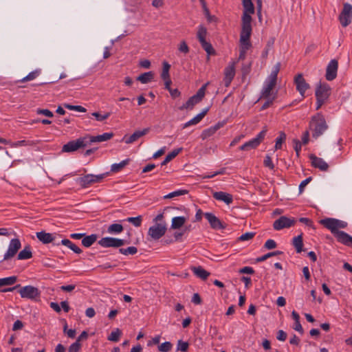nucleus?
Wrapping results in <instances>:
<instances>
[{
	"label": "nucleus",
	"instance_id": "obj_2",
	"mask_svg": "<svg viewBox=\"0 0 352 352\" xmlns=\"http://www.w3.org/2000/svg\"><path fill=\"white\" fill-rule=\"evenodd\" d=\"M309 129L311 131L312 138L316 140L323 135L328 129L324 116L320 113L313 116L309 122Z\"/></svg>",
	"mask_w": 352,
	"mask_h": 352
},
{
	"label": "nucleus",
	"instance_id": "obj_23",
	"mask_svg": "<svg viewBox=\"0 0 352 352\" xmlns=\"http://www.w3.org/2000/svg\"><path fill=\"white\" fill-rule=\"evenodd\" d=\"M212 196L215 199L222 201L227 205H230L233 201L232 195L223 191L214 192Z\"/></svg>",
	"mask_w": 352,
	"mask_h": 352
},
{
	"label": "nucleus",
	"instance_id": "obj_64",
	"mask_svg": "<svg viewBox=\"0 0 352 352\" xmlns=\"http://www.w3.org/2000/svg\"><path fill=\"white\" fill-rule=\"evenodd\" d=\"M276 338L280 341H285L287 339V333L283 330H279Z\"/></svg>",
	"mask_w": 352,
	"mask_h": 352
},
{
	"label": "nucleus",
	"instance_id": "obj_43",
	"mask_svg": "<svg viewBox=\"0 0 352 352\" xmlns=\"http://www.w3.org/2000/svg\"><path fill=\"white\" fill-rule=\"evenodd\" d=\"M41 73L40 69H36L32 72H30L29 74H28L25 77L23 78L20 82H25L27 81L32 80L35 79Z\"/></svg>",
	"mask_w": 352,
	"mask_h": 352
},
{
	"label": "nucleus",
	"instance_id": "obj_36",
	"mask_svg": "<svg viewBox=\"0 0 352 352\" xmlns=\"http://www.w3.org/2000/svg\"><path fill=\"white\" fill-rule=\"evenodd\" d=\"M129 159H126L120 163L112 164L111 166V171L113 173H118L120 171L129 164Z\"/></svg>",
	"mask_w": 352,
	"mask_h": 352
},
{
	"label": "nucleus",
	"instance_id": "obj_47",
	"mask_svg": "<svg viewBox=\"0 0 352 352\" xmlns=\"http://www.w3.org/2000/svg\"><path fill=\"white\" fill-rule=\"evenodd\" d=\"M208 84L209 82L204 84L201 88L199 89L196 94L194 95L200 102L202 100L205 96L206 89Z\"/></svg>",
	"mask_w": 352,
	"mask_h": 352
},
{
	"label": "nucleus",
	"instance_id": "obj_7",
	"mask_svg": "<svg viewBox=\"0 0 352 352\" xmlns=\"http://www.w3.org/2000/svg\"><path fill=\"white\" fill-rule=\"evenodd\" d=\"M242 3L244 10L242 16L241 30H252L251 14L254 13V4L252 0H242Z\"/></svg>",
	"mask_w": 352,
	"mask_h": 352
},
{
	"label": "nucleus",
	"instance_id": "obj_41",
	"mask_svg": "<svg viewBox=\"0 0 352 352\" xmlns=\"http://www.w3.org/2000/svg\"><path fill=\"white\" fill-rule=\"evenodd\" d=\"M119 252L124 255H134L138 252V248L134 246L128 247L127 248H120Z\"/></svg>",
	"mask_w": 352,
	"mask_h": 352
},
{
	"label": "nucleus",
	"instance_id": "obj_48",
	"mask_svg": "<svg viewBox=\"0 0 352 352\" xmlns=\"http://www.w3.org/2000/svg\"><path fill=\"white\" fill-rule=\"evenodd\" d=\"M173 347V344L170 342H165L158 346V350L161 352H169Z\"/></svg>",
	"mask_w": 352,
	"mask_h": 352
},
{
	"label": "nucleus",
	"instance_id": "obj_54",
	"mask_svg": "<svg viewBox=\"0 0 352 352\" xmlns=\"http://www.w3.org/2000/svg\"><path fill=\"white\" fill-rule=\"evenodd\" d=\"M178 50L180 52L184 53L185 54H188L190 51L189 47L186 43V41H182L178 47Z\"/></svg>",
	"mask_w": 352,
	"mask_h": 352
},
{
	"label": "nucleus",
	"instance_id": "obj_20",
	"mask_svg": "<svg viewBox=\"0 0 352 352\" xmlns=\"http://www.w3.org/2000/svg\"><path fill=\"white\" fill-rule=\"evenodd\" d=\"M150 131L149 128H145L143 130L135 131L132 135L128 136L124 135L122 138V141L126 144H132L134 142L137 141L141 137L146 135Z\"/></svg>",
	"mask_w": 352,
	"mask_h": 352
},
{
	"label": "nucleus",
	"instance_id": "obj_52",
	"mask_svg": "<svg viewBox=\"0 0 352 352\" xmlns=\"http://www.w3.org/2000/svg\"><path fill=\"white\" fill-rule=\"evenodd\" d=\"M64 106L65 108H67V109H69V110H74V111H77L79 112H86L87 111V109L85 107L80 106V105H72V104H65Z\"/></svg>",
	"mask_w": 352,
	"mask_h": 352
},
{
	"label": "nucleus",
	"instance_id": "obj_33",
	"mask_svg": "<svg viewBox=\"0 0 352 352\" xmlns=\"http://www.w3.org/2000/svg\"><path fill=\"white\" fill-rule=\"evenodd\" d=\"M60 243L62 245L68 247L70 250L76 254H80L82 252L81 249L69 239H63Z\"/></svg>",
	"mask_w": 352,
	"mask_h": 352
},
{
	"label": "nucleus",
	"instance_id": "obj_26",
	"mask_svg": "<svg viewBox=\"0 0 352 352\" xmlns=\"http://www.w3.org/2000/svg\"><path fill=\"white\" fill-rule=\"evenodd\" d=\"M190 270L194 274L201 280H206L210 276V272L204 270L201 266H192Z\"/></svg>",
	"mask_w": 352,
	"mask_h": 352
},
{
	"label": "nucleus",
	"instance_id": "obj_4",
	"mask_svg": "<svg viewBox=\"0 0 352 352\" xmlns=\"http://www.w3.org/2000/svg\"><path fill=\"white\" fill-rule=\"evenodd\" d=\"M17 288H20L19 293L20 294L21 297L23 298L36 300L41 296V292L38 290V289L32 285H27L21 287L20 285H16L12 287L1 289H0V292L5 293L13 292Z\"/></svg>",
	"mask_w": 352,
	"mask_h": 352
},
{
	"label": "nucleus",
	"instance_id": "obj_25",
	"mask_svg": "<svg viewBox=\"0 0 352 352\" xmlns=\"http://www.w3.org/2000/svg\"><path fill=\"white\" fill-rule=\"evenodd\" d=\"M208 111V108L203 109V111L201 113L197 114L195 117H194L192 119H191L188 122H186L183 126V129H186L191 125H195V124H198L206 115Z\"/></svg>",
	"mask_w": 352,
	"mask_h": 352
},
{
	"label": "nucleus",
	"instance_id": "obj_45",
	"mask_svg": "<svg viewBox=\"0 0 352 352\" xmlns=\"http://www.w3.org/2000/svg\"><path fill=\"white\" fill-rule=\"evenodd\" d=\"M286 139V135L284 132H280L279 136L276 139L275 149H280L282 148L283 142Z\"/></svg>",
	"mask_w": 352,
	"mask_h": 352
},
{
	"label": "nucleus",
	"instance_id": "obj_14",
	"mask_svg": "<svg viewBox=\"0 0 352 352\" xmlns=\"http://www.w3.org/2000/svg\"><path fill=\"white\" fill-rule=\"evenodd\" d=\"M267 133V129L265 128L263 129L256 138L250 140V141L245 142L243 145L239 147V149L241 151H250L251 149L256 148L260 143L263 140Z\"/></svg>",
	"mask_w": 352,
	"mask_h": 352
},
{
	"label": "nucleus",
	"instance_id": "obj_24",
	"mask_svg": "<svg viewBox=\"0 0 352 352\" xmlns=\"http://www.w3.org/2000/svg\"><path fill=\"white\" fill-rule=\"evenodd\" d=\"M113 136V133H104L102 135H98L96 136H89L88 138V145H89L92 142H104L110 140Z\"/></svg>",
	"mask_w": 352,
	"mask_h": 352
},
{
	"label": "nucleus",
	"instance_id": "obj_19",
	"mask_svg": "<svg viewBox=\"0 0 352 352\" xmlns=\"http://www.w3.org/2000/svg\"><path fill=\"white\" fill-rule=\"evenodd\" d=\"M205 218L208 220L210 227L214 230H221L226 228L223 223L211 212L204 213Z\"/></svg>",
	"mask_w": 352,
	"mask_h": 352
},
{
	"label": "nucleus",
	"instance_id": "obj_59",
	"mask_svg": "<svg viewBox=\"0 0 352 352\" xmlns=\"http://www.w3.org/2000/svg\"><path fill=\"white\" fill-rule=\"evenodd\" d=\"M255 236L254 232H245V234H243L241 235V236L239 238L240 241H248L252 239Z\"/></svg>",
	"mask_w": 352,
	"mask_h": 352
},
{
	"label": "nucleus",
	"instance_id": "obj_30",
	"mask_svg": "<svg viewBox=\"0 0 352 352\" xmlns=\"http://www.w3.org/2000/svg\"><path fill=\"white\" fill-rule=\"evenodd\" d=\"M154 78V73L153 72H148L142 74L137 78V80L141 82L142 84H146L151 82Z\"/></svg>",
	"mask_w": 352,
	"mask_h": 352
},
{
	"label": "nucleus",
	"instance_id": "obj_57",
	"mask_svg": "<svg viewBox=\"0 0 352 352\" xmlns=\"http://www.w3.org/2000/svg\"><path fill=\"white\" fill-rule=\"evenodd\" d=\"M81 348L80 343H78V342H75L73 344H72L69 349L68 352H78Z\"/></svg>",
	"mask_w": 352,
	"mask_h": 352
},
{
	"label": "nucleus",
	"instance_id": "obj_13",
	"mask_svg": "<svg viewBox=\"0 0 352 352\" xmlns=\"http://www.w3.org/2000/svg\"><path fill=\"white\" fill-rule=\"evenodd\" d=\"M129 242L124 239L110 236L103 237L98 241V244L102 248H120Z\"/></svg>",
	"mask_w": 352,
	"mask_h": 352
},
{
	"label": "nucleus",
	"instance_id": "obj_16",
	"mask_svg": "<svg viewBox=\"0 0 352 352\" xmlns=\"http://www.w3.org/2000/svg\"><path fill=\"white\" fill-rule=\"evenodd\" d=\"M294 218H289L286 216H281L273 223V228L275 230H280L284 228H289L294 226L296 223Z\"/></svg>",
	"mask_w": 352,
	"mask_h": 352
},
{
	"label": "nucleus",
	"instance_id": "obj_28",
	"mask_svg": "<svg viewBox=\"0 0 352 352\" xmlns=\"http://www.w3.org/2000/svg\"><path fill=\"white\" fill-rule=\"evenodd\" d=\"M200 102V101L195 96H191L186 103H184L182 106L179 107V109L182 111L184 109H192L194 106L197 103Z\"/></svg>",
	"mask_w": 352,
	"mask_h": 352
},
{
	"label": "nucleus",
	"instance_id": "obj_60",
	"mask_svg": "<svg viewBox=\"0 0 352 352\" xmlns=\"http://www.w3.org/2000/svg\"><path fill=\"white\" fill-rule=\"evenodd\" d=\"M294 144V150L296 151V155L298 157L300 155V152L301 151L302 142H300L298 140L294 139L293 140Z\"/></svg>",
	"mask_w": 352,
	"mask_h": 352
},
{
	"label": "nucleus",
	"instance_id": "obj_50",
	"mask_svg": "<svg viewBox=\"0 0 352 352\" xmlns=\"http://www.w3.org/2000/svg\"><path fill=\"white\" fill-rule=\"evenodd\" d=\"M218 128H219L218 126H215L214 127H211L210 129H208L204 131L201 134L202 139L204 140L206 138L212 135L216 132V131L217 130Z\"/></svg>",
	"mask_w": 352,
	"mask_h": 352
},
{
	"label": "nucleus",
	"instance_id": "obj_3",
	"mask_svg": "<svg viewBox=\"0 0 352 352\" xmlns=\"http://www.w3.org/2000/svg\"><path fill=\"white\" fill-rule=\"evenodd\" d=\"M280 63H277L272 69L270 75L267 78L264 82L263 89L261 91V98H268L270 97L271 92L275 87L277 81L278 74L280 71Z\"/></svg>",
	"mask_w": 352,
	"mask_h": 352
},
{
	"label": "nucleus",
	"instance_id": "obj_1",
	"mask_svg": "<svg viewBox=\"0 0 352 352\" xmlns=\"http://www.w3.org/2000/svg\"><path fill=\"white\" fill-rule=\"evenodd\" d=\"M320 223L331 231L338 242L352 248V236L339 229L345 228L347 223L334 218H325L320 221Z\"/></svg>",
	"mask_w": 352,
	"mask_h": 352
},
{
	"label": "nucleus",
	"instance_id": "obj_39",
	"mask_svg": "<svg viewBox=\"0 0 352 352\" xmlns=\"http://www.w3.org/2000/svg\"><path fill=\"white\" fill-rule=\"evenodd\" d=\"M182 150V148H177V149H175L173 150V151H171L170 153H169L165 157V159L164 160V161L161 163V165L162 166H164L166 165L167 163H168L169 162H170L172 160H173L179 153L180 151Z\"/></svg>",
	"mask_w": 352,
	"mask_h": 352
},
{
	"label": "nucleus",
	"instance_id": "obj_49",
	"mask_svg": "<svg viewBox=\"0 0 352 352\" xmlns=\"http://www.w3.org/2000/svg\"><path fill=\"white\" fill-rule=\"evenodd\" d=\"M189 344L187 342H184L182 340H178L177 345V350L182 352H186L188 349Z\"/></svg>",
	"mask_w": 352,
	"mask_h": 352
},
{
	"label": "nucleus",
	"instance_id": "obj_12",
	"mask_svg": "<svg viewBox=\"0 0 352 352\" xmlns=\"http://www.w3.org/2000/svg\"><path fill=\"white\" fill-rule=\"evenodd\" d=\"M166 230V222L155 223V225L148 228V236H150L151 239L157 241L165 234Z\"/></svg>",
	"mask_w": 352,
	"mask_h": 352
},
{
	"label": "nucleus",
	"instance_id": "obj_62",
	"mask_svg": "<svg viewBox=\"0 0 352 352\" xmlns=\"http://www.w3.org/2000/svg\"><path fill=\"white\" fill-rule=\"evenodd\" d=\"M239 272L240 274H253L254 273V270L252 267H244L239 270Z\"/></svg>",
	"mask_w": 352,
	"mask_h": 352
},
{
	"label": "nucleus",
	"instance_id": "obj_42",
	"mask_svg": "<svg viewBox=\"0 0 352 352\" xmlns=\"http://www.w3.org/2000/svg\"><path fill=\"white\" fill-rule=\"evenodd\" d=\"M283 254V252H281V251H275V252H269V253H267L266 254L263 255L262 256L256 258V261L257 263L263 262L270 257H272V256H274L276 255H279V254Z\"/></svg>",
	"mask_w": 352,
	"mask_h": 352
},
{
	"label": "nucleus",
	"instance_id": "obj_11",
	"mask_svg": "<svg viewBox=\"0 0 352 352\" xmlns=\"http://www.w3.org/2000/svg\"><path fill=\"white\" fill-rule=\"evenodd\" d=\"M87 146H88V138L82 137L76 140L69 141L64 144L62 148V151L64 153H71L79 148H85Z\"/></svg>",
	"mask_w": 352,
	"mask_h": 352
},
{
	"label": "nucleus",
	"instance_id": "obj_31",
	"mask_svg": "<svg viewBox=\"0 0 352 352\" xmlns=\"http://www.w3.org/2000/svg\"><path fill=\"white\" fill-rule=\"evenodd\" d=\"M123 230L124 228L122 225L120 223H113L107 228V232L111 234H118Z\"/></svg>",
	"mask_w": 352,
	"mask_h": 352
},
{
	"label": "nucleus",
	"instance_id": "obj_27",
	"mask_svg": "<svg viewBox=\"0 0 352 352\" xmlns=\"http://www.w3.org/2000/svg\"><path fill=\"white\" fill-rule=\"evenodd\" d=\"M36 237L44 244L52 243L54 239V237L52 234L47 233L45 231L36 232Z\"/></svg>",
	"mask_w": 352,
	"mask_h": 352
},
{
	"label": "nucleus",
	"instance_id": "obj_15",
	"mask_svg": "<svg viewBox=\"0 0 352 352\" xmlns=\"http://www.w3.org/2000/svg\"><path fill=\"white\" fill-rule=\"evenodd\" d=\"M352 19V6L349 3H345L343 5V8L340 14L339 20L343 27L348 26Z\"/></svg>",
	"mask_w": 352,
	"mask_h": 352
},
{
	"label": "nucleus",
	"instance_id": "obj_10",
	"mask_svg": "<svg viewBox=\"0 0 352 352\" xmlns=\"http://www.w3.org/2000/svg\"><path fill=\"white\" fill-rule=\"evenodd\" d=\"M207 35V29L203 25L198 27V31L197 34V39L199 40L202 48L207 52L208 55H214L215 51L212 45L206 41V37Z\"/></svg>",
	"mask_w": 352,
	"mask_h": 352
},
{
	"label": "nucleus",
	"instance_id": "obj_34",
	"mask_svg": "<svg viewBox=\"0 0 352 352\" xmlns=\"http://www.w3.org/2000/svg\"><path fill=\"white\" fill-rule=\"evenodd\" d=\"M82 244L86 247V248H89L90 247L91 245H92L97 240V235L96 234H91V235H89V236H86L84 237H82Z\"/></svg>",
	"mask_w": 352,
	"mask_h": 352
},
{
	"label": "nucleus",
	"instance_id": "obj_51",
	"mask_svg": "<svg viewBox=\"0 0 352 352\" xmlns=\"http://www.w3.org/2000/svg\"><path fill=\"white\" fill-rule=\"evenodd\" d=\"M121 335V331L119 329L113 331L108 337V340L113 342H118Z\"/></svg>",
	"mask_w": 352,
	"mask_h": 352
},
{
	"label": "nucleus",
	"instance_id": "obj_38",
	"mask_svg": "<svg viewBox=\"0 0 352 352\" xmlns=\"http://www.w3.org/2000/svg\"><path fill=\"white\" fill-rule=\"evenodd\" d=\"M36 143H37V142L34 141V140H19V141L13 142L11 146L12 147L28 146H32L36 145Z\"/></svg>",
	"mask_w": 352,
	"mask_h": 352
},
{
	"label": "nucleus",
	"instance_id": "obj_18",
	"mask_svg": "<svg viewBox=\"0 0 352 352\" xmlns=\"http://www.w3.org/2000/svg\"><path fill=\"white\" fill-rule=\"evenodd\" d=\"M294 83L296 90L300 96L304 98L305 91L310 88L309 85L306 82L302 74H297L294 78Z\"/></svg>",
	"mask_w": 352,
	"mask_h": 352
},
{
	"label": "nucleus",
	"instance_id": "obj_29",
	"mask_svg": "<svg viewBox=\"0 0 352 352\" xmlns=\"http://www.w3.org/2000/svg\"><path fill=\"white\" fill-rule=\"evenodd\" d=\"M186 221L185 217H175L172 219L171 228L179 229L182 228Z\"/></svg>",
	"mask_w": 352,
	"mask_h": 352
},
{
	"label": "nucleus",
	"instance_id": "obj_63",
	"mask_svg": "<svg viewBox=\"0 0 352 352\" xmlns=\"http://www.w3.org/2000/svg\"><path fill=\"white\" fill-rule=\"evenodd\" d=\"M36 113H37V114H42L47 117H49V118H51L53 116V113L48 109H38L36 110Z\"/></svg>",
	"mask_w": 352,
	"mask_h": 352
},
{
	"label": "nucleus",
	"instance_id": "obj_56",
	"mask_svg": "<svg viewBox=\"0 0 352 352\" xmlns=\"http://www.w3.org/2000/svg\"><path fill=\"white\" fill-rule=\"evenodd\" d=\"M264 166L269 168L270 170L274 168V165L272 162V158L269 155H266L263 162Z\"/></svg>",
	"mask_w": 352,
	"mask_h": 352
},
{
	"label": "nucleus",
	"instance_id": "obj_58",
	"mask_svg": "<svg viewBox=\"0 0 352 352\" xmlns=\"http://www.w3.org/2000/svg\"><path fill=\"white\" fill-rule=\"evenodd\" d=\"M275 98H276V94L274 96H272V98L269 97L268 98H266L267 100L261 107V110L263 111V110L267 109L270 105L272 104Z\"/></svg>",
	"mask_w": 352,
	"mask_h": 352
},
{
	"label": "nucleus",
	"instance_id": "obj_17",
	"mask_svg": "<svg viewBox=\"0 0 352 352\" xmlns=\"http://www.w3.org/2000/svg\"><path fill=\"white\" fill-rule=\"evenodd\" d=\"M338 69V61L336 59H332L328 63L326 68L325 78L328 81L333 80L337 77Z\"/></svg>",
	"mask_w": 352,
	"mask_h": 352
},
{
	"label": "nucleus",
	"instance_id": "obj_5",
	"mask_svg": "<svg viewBox=\"0 0 352 352\" xmlns=\"http://www.w3.org/2000/svg\"><path fill=\"white\" fill-rule=\"evenodd\" d=\"M331 88L327 82H319L316 88V110H318L329 99Z\"/></svg>",
	"mask_w": 352,
	"mask_h": 352
},
{
	"label": "nucleus",
	"instance_id": "obj_21",
	"mask_svg": "<svg viewBox=\"0 0 352 352\" xmlns=\"http://www.w3.org/2000/svg\"><path fill=\"white\" fill-rule=\"evenodd\" d=\"M309 159L313 167L322 171H327L329 169L328 164L322 158L318 157L314 154H311L309 155Z\"/></svg>",
	"mask_w": 352,
	"mask_h": 352
},
{
	"label": "nucleus",
	"instance_id": "obj_32",
	"mask_svg": "<svg viewBox=\"0 0 352 352\" xmlns=\"http://www.w3.org/2000/svg\"><path fill=\"white\" fill-rule=\"evenodd\" d=\"M32 257V253L30 246H25L18 254L19 260H26Z\"/></svg>",
	"mask_w": 352,
	"mask_h": 352
},
{
	"label": "nucleus",
	"instance_id": "obj_8",
	"mask_svg": "<svg viewBox=\"0 0 352 352\" xmlns=\"http://www.w3.org/2000/svg\"><path fill=\"white\" fill-rule=\"evenodd\" d=\"M109 175V173H105L99 175L87 174L83 177H78L76 182L82 188H89L94 184L100 183Z\"/></svg>",
	"mask_w": 352,
	"mask_h": 352
},
{
	"label": "nucleus",
	"instance_id": "obj_46",
	"mask_svg": "<svg viewBox=\"0 0 352 352\" xmlns=\"http://www.w3.org/2000/svg\"><path fill=\"white\" fill-rule=\"evenodd\" d=\"M126 221L132 223L135 227H140L142 224V217L141 215L135 217H128Z\"/></svg>",
	"mask_w": 352,
	"mask_h": 352
},
{
	"label": "nucleus",
	"instance_id": "obj_37",
	"mask_svg": "<svg viewBox=\"0 0 352 352\" xmlns=\"http://www.w3.org/2000/svg\"><path fill=\"white\" fill-rule=\"evenodd\" d=\"M16 281L17 277L16 276L0 278V287L12 285L16 283Z\"/></svg>",
	"mask_w": 352,
	"mask_h": 352
},
{
	"label": "nucleus",
	"instance_id": "obj_9",
	"mask_svg": "<svg viewBox=\"0 0 352 352\" xmlns=\"http://www.w3.org/2000/svg\"><path fill=\"white\" fill-rule=\"evenodd\" d=\"M252 30H241L240 33V52L239 60H244L246 56L247 51L251 47L252 44L250 38L251 36Z\"/></svg>",
	"mask_w": 352,
	"mask_h": 352
},
{
	"label": "nucleus",
	"instance_id": "obj_35",
	"mask_svg": "<svg viewBox=\"0 0 352 352\" xmlns=\"http://www.w3.org/2000/svg\"><path fill=\"white\" fill-rule=\"evenodd\" d=\"M292 244L294 246V248H296V250L298 253L301 252L302 251V247H303L302 234L295 236L293 239Z\"/></svg>",
	"mask_w": 352,
	"mask_h": 352
},
{
	"label": "nucleus",
	"instance_id": "obj_53",
	"mask_svg": "<svg viewBox=\"0 0 352 352\" xmlns=\"http://www.w3.org/2000/svg\"><path fill=\"white\" fill-rule=\"evenodd\" d=\"M91 115L95 117L98 121H103L107 119L110 116L111 113L109 112H107L104 114L101 115L98 112H94Z\"/></svg>",
	"mask_w": 352,
	"mask_h": 352
},
{
	"label": "nucleus",
	"instance_id": "obj_6",
	"mask_svg": "<svg viewBox=\"0 0 352 352\" xmlns=\"http://www.w3.org/2000/svg\"><path fill=\"white\" fill-rule=\"evenodd\" d=\"M21 247V241L19 239H12L9 244L8 249L4 254L3 258L0 261V267L4 270L10 269L11 265H9V260L14 257Z\"/></svg>",
	"mask_w": 352,
	"mask_h": 352
},
{
	"label": "nucleus",
	"instance_id": "obj_22",
	"mask_svg": "<svg viewBox=\"0 0 352 352\" xmlns=\"http://www.w3.org/2000/svg\"><path fill=\"white\" fill-rule=\"evenodd\" d=\"M235 76L234 63L229 64L224 69V83L226 87H229Z\"/></svg>",
	"mask_w": 352,
	"mask_h": 352
},
{
	"label": "nucleus",
	"instance_id": "obj_44",
	"mask_svg": "<svg viewBox=\"0 0 352 352\" xmlns=\"http://www.w3.org/2000/svg\"><path fill=\"white\" fill-rule=\"evenodd\" d=\"M188 193V191L187 190H177L175 191H173L164 197V199H171L175 197H178L181 195H184Z\"/></svg>",
	"mask_w": 352,
	"mask_h": 352
},
{
	"label": "nucleus",
	"instance_id": "obj_55",
	"mask_svg": "<svg viewBox=\"0 0 352 352\" xmlns=\"http://www.w3.org/2000/svg\"><path fill=\"white\" fill-rule=\"evenodd\" d=\"M277 246V244L276 241L273 239H268L266 241V242L264 244V248L267 250H272L276 248Z\"/></svg>",
	"mask_w": 352,
	"mask_h": 352
},
{
	"label": "nucleus",
	"instance_id": "obj_40",
	"mask_svg": "<svg viewBox=\"0 0 352 352\" xmlns=\"http://www.w3.org/2000/svg\"><path fill=\"white\" fill-rule=\"evenodd\" d=\"M170 68V64L164 61L163 63V68H162V72L161 74V78H162V80L170 78V74H169Z\"/></svg>",
	"mask_w": 352,
	"mask_h": 352
},
{
	"label": "nucleus",
	"instance_id": "obj_61",
	"mask_svg": "<svg viewBox=\"0 0 352 352\" xmlns=\"http://www.w3.org/2000/svg\"><path fill=\"white\" fill-rule=\"evenodd\" d=\"M312 180V177H309L302 182L299 185V192L302 193L304 191L305 186Z\"/></svg>",
	"mask_w": 352,
	"mask_h": 352
}]
</instances>
